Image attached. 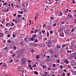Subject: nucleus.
Segmentation results:
<instances>
[{"instance_id": "obj_1", "label": "nucleus", "mask_w": 76, "mask_h": 76, "mask_svg": "<svg viewBox=\"0 0 76 76\" xmlns=\"http://www.w3.org/2000/svg\"><path fill=\"white\" fill-rule=\"evenodd\" d=\"M49 42L48 43V44L47 45H48V47L49 48H50V47H51V42H50V40H49Z\"/></svg>"}, {"instance_id": "obj_2", "label": "nucleus", "mask_w": 76, "mask_h": 76, "mask_svg": "<svg viewBox=\"0 0 76 76\" xmlns=\"http://www.w3.org/2000/svg\"><path fill=\"white\" fill-rule=\"evenodd\" d=\"M70 64L72 66H75V61H74L72 60L71 61Z\"/></svg>"}, {"instance_id": "obj_3", "label": "nucleus", "mask_w": 76, "mask_h": 76, "mask_svg": "<svg viewBox=\"0 0 76 76\" xmlns=\"http://www.w3.org/2000/svg\"><path fill=\"white\" fill-rule=\"evenodd\" d=\"M19 44L20 45L21 47H22V46H23V45H24V43H23V41H22L20 42L19 43Z\"/></svg>"}, {"instance_id": "obj_4", "label": "nucleus", "mask_w": 76, "mask_h": 76, "mask_svg": "<svg viewBox=\"0 0 76 76\" xmlns=\"http://www.w3.org/2000/svg\"><path fill=\"white\" fill-rule=\"evenodd\" d=\"M23 62H21V65H24L25 63H26V61H25L24 60H22Z\"/></svg>"}, {"instance_id": "obj_5", "label": "nucleus", "mask_w": 76, "mask_h": 76, "mask_svg": "<svg viewBox=\"0 0 76 76\" xmlns=\"http://www.w3.org/2000/svg\"><path fill=\"white\" fill-rule=\"evenodd\" d=\"M47 75V72H45L43 73V75L44 76H46Z\"/></svg>"}, {"instance_id": "obj_6", "label": "nucleus", "mask_w": 76, "mask_h": 76, "mask_svg": "<svg viewBox=\"0 0 76 76\" xmlns=\"http://www.w3.org/2000/svg\"><path fill=\"white\" fill-rule=\"evenodd\" d=\"M23 49H22L21 50H19L18 51V53H19V56H20L21 54V51H23Z\"/></svg>"}, {"instance_id": "obj_7", "label": "nucleus", "mask_w": 76, "mask_h": 76, "mask_svg": "<svg viewBox=\"0 0 76 76\" xmlns=\"http://www.w3.org/2000/svg\"><path fill=\"white\" fill-rule=\"evenodd\" d=\"M18 70L19 72H21L22 71V68L20 67L18 68Z\"/></svg>"}, {"instance_id": "obj_8", "label": "nucleus", "mask_w": 76, "mask_h": 76, "mask_svg": "<svg viewBox=\"0 0 76 76\" xmlns=\"http://www.w3.org/2000/svg\"><path fill=\"white\" fill-rule=\"evenodd\" d=\"M50 59H51V58H50L49 59H45V62H47H47H48V61H49V60Z\"/></svg>"}, {"instance_id": "obj_9", "label": "nucleus", "mask_w": 76, "mask_h": 76, "mask_svg": "<svg viewBox=\"0 0 76 76\" xmlns=\"http://www.w3.org/2000/svg\"><path fill=\"white\" fill-rule=\"evenodd\" d=\"M4 36V34L3 33H0V37H3Z\"/></svg>"}, {"instance_id": "obj_10", "label": "nucleus", "mask_w": 76, "mask_h": 76, "mask_svg": "<svg viewBox=\"0 0 76 76\" xmlns=\"http://www.w3.org/2000/svg\"><path fill=\"white\" fill-rule=\"evenodd\" d=\"M11 25L10 24V25L11 26H14V25H15V24H14V23H13L12 22H11Z\"/></svg>"}, {"instance_id": "obj_11", "label": "nucleus", "mask_w": 76, "mask_h": 76, "mask_svg": "<svg viewBox=\"0 0 76 76\" xmlns=\"http://www.w3.org/2000/svg\"><path fill=\"white\" fill-rule=\"evenodd\" d=\"M11 5L12 7L13 8H14V7H15V6H16V5H15L14 4H13L12 3L11 4Z\"/></svg>"}, {"instance_id": "obj_12", "label": "nucleus", "mask_w": 76, "mask_h": 76, "mask_svg": "<svg viewBox=\"0 0 76 76\" xmlns=\"http://www.w3.org/2000/svg\"><path fill=\"white\" fill-rule=\"evenodd\" d=\"M18 13H19V14H20H20H23V12L22 11H19Z\"/></svg>"}, {"instance_id": "obj_13", "label": "nucleus", "mask_w": 76, "mask_h": 76, "mask_svg": "<svg viewBox=\"0 0 76 76\" xmlns=\"http://www.w3.org/2000/svg\"><path fill=\"white\" fill-rule=\"evenodd\" d=\"M3 66H4V67H6L7 66V65L6 64V63H3Z\"/></svg>"}, {"instance_id": "obj_14", "label": "nucleus", "mask_w": 76, "mask_h": 76, "mask_svg": "<svg viewBox=\"0 0 76 76\" xmlns=\"http://www.w3.org/2000/svg\"><path fill=\"white\" fill-rule=\"evenodd\" d=\"M13 48L14 50H16L17 49V47H16L15 46H14L13 47Z\"/></svg>"}, {"instance_id": "obj_15", "label": "nucleus", "mask_w": 76, "mask_h": 76, "mask_svg": "<svg viewBox=\"0 0 76 76\" xmlns=\"http://www.w3.org/2000/svg\"><path fill=\"white\" fill-rule=\"evenodd\" d=\"M22 15H17V17H18V18H20V17H22Z\"/></svg>"}, {"instance_id": "obj_16", "label": "nucleus", "mask_w": 76, "mask_h": 76, "mask_svg": "<svg viewBox=\"0 0 76 76\" xmlns=\"http://www.w3.org/2000/svg\"><path fill=\"white\" fill-rule=\"evenodd\" d=\"M9 25H10V23H7L6 24V25L7 26H9Z\"/></svg>"}, {"instance_id": "obj_17", "label": "nucleus", "mask_w": 76, "mask_h": 76, "mask_svg": "<svg viewBox=\"0 0 76 76\" xmlns=\"http://www.w3.org/2000/svg\"><path fill=\"white\" fill-rule=\"evenodd\" d=\"M8 4L7 2H5L3 4V5L4 6L5 5H8Z\"/></svg>"}, {"instance_id": "obj_18", "label": "nucleus", "mask_w": 76, "mask_h": 76, "mask_svg": "<svg viewBox=\"0 0 76 76\" xmlns=\"http://www.w3.org/2000/svg\"><path fill=\"white\" fill-rule=\"evenodd\" d=\"M59 14H60L59 15V16H62V15H63V13L61 12H59Z\"/></svg>"}, {"instance_id": "obj_19", "label": "nucleus", "mask_w": 76, "mask_h": 76, "mask_svg": "<svg viewBox=\"0 0 76 76\" xmlns=\"http://www.w3.org/2000/svg\"><path fill=\"white\" fill-rule=\"evenodd\" d=\"M36 58H37V59H39V55H37L36 56Z\"/></svg>"}, {"instance_id": "obj_20", "label": "nucleus", "mask_w": 76, "mask_h": 76, "mask_svg": "<svg viewBox=\"0 0 76 76\" xmlns=\"http://www.w3.org/2000/svg\"><path fill=\"white\" fill-rule=\"evenodd\" d=\"M33 37L34 38H35V37H37V34H34L33 35Z\"/></svg>"}, {"instance_id": "obj_21", "label": "nucleus", "mask_w": 76, "mask_h": 76, "mask_svg": "<svg viewBox=\"0 0 76 76\" xmlns=\"http://www.w3.org/2000/svg\"><path fill=\"white\" fill-rule=\"evenodd\" d=\"M34 73H35V75H38V72L36 71H34Z\"/></svg>"}, {"instance_id": "obj_22", "label": "nucleus", "mask_w": 76, "mask_h": 76, "mask_svg": "<svg viewBox=\"0 0 76 76\" xmlns=\"http://www.w3.org/2000/svg\"><path fill=\"white\" fill-rule=\"evenodd\" d=\"M50 20H54V17H51L50 18Z\"/></svg>"}, {"instance_id": "obj_23", "label": "nucleus", "mask_w": 76, "mask_h": 76, "mask_svg": "<svg viewBox=\"0 0 76 76\" xmlns=\"http://www.w3.org/2000/svg\"><path fill=\"white\" fill-rule=\"evenodd\" d=\"M58 30L60 31L61 32V31H63V28H59V29H58Z\"/></svg>"}, {"instance_id": "obj_24", "label": "nucleus", "mask_w": 76, "mask_h": 76, "mask_svg": "<svg viewBox=\"0 0 76 76\" xmlns=\"http://www.w3.org/2000/svg\"><path fill=\"white\" fill-rule=\"evenodd\" d=\"M31 52L32 53H35V50L33 49L31 51Z\"/></svg>"}, {"instance_id": "obj_25", "label": "nucleus", "mask_w": 76, "mask_h": 76, "mask_svg": "<svg viewBox=\"0 0 76 76\" xmlns=\"http://www.w3.org/2000/svg\"><path fill=\"white\" fill-rule=\"evenodd\" d=\"M14 28L12 27H11L9 29V30H12V29H14Z\"/></svg>"}, {"instance_id": "obj_26", "label": "nucleus", "mask_w": 76, "mask_h": 76, "mask_svg": "<svg viewBox=\"0 0 76 76\" xmlns=\"http://www.w3.org/2000/svg\"><path fill=\"white\" fill-rule=\"evenodd\" d=\"M55 58H57V57H58V56H57L56 55H55L54 56Z\"/></svg>"}, {"instance_id": "obj_27", "label": "nucleus", "mask_w": 76, "mask_h": 76, "mask_svg": "<svg viewBox=\"0 0 76 76\" xmlns=\"http://www.w3.org/2000/svg\"><path fill=\"white\" fill-rule=\"evenodd\" d=\"M68 17L69 18V17H70V18H72V15H69V14H68Z\"/></svg>"}, {"instance_id": "obj_28", "label": "nucleus", "mask_w": 76, "mask_h": 76, "mask_svg": "<svg viewBox=\"0 0 76 76\" xmlns=\"http://www.w3.org/2000/svg\"><path fill=\"white\" fill-rule=\"evenodd\" d=\"M23 51H21V53H24V52H25V49H23Z\"/></svg>"}, {"instance_id": "obj_29", "label": "nucleus", "mask_w": 76, "mask_h": 76, "mask_svg": "<svg viewBox=\"0 0 76 76\" xmlns=\"http://www.w3.org/2000/svg\"><path fill=\"white\" fill-rule=\"evenodd\" d=\"M38 41V40H37V39H35V40H34V42H37Z\"/></svg>"}, {"instance_id": "obj_30", "label": "nucleus", "mask_w": 76, "mask_h": 76, "mask_svg": "<svg viewBox=\"0 0 76 76\" xmlns=\"http://www.w3.org/2000/svg\"><path fill=\"white\" fill-rule=\"evenodd\" d=\"M16 6L17 8H18V7H19L20 6V5H16Z\"/></svg>"}, {"instance_id": "obj_31", "label": "nucleus", "mask_w": 76, "mask_h": 76, "mask_svg": "<svg viewBox=\"0 0 76 76\" xmlns=\"http://www.w3.org/2000/svg\"><path fill=\"white\" fill-rule=\"evenodd\" d=\"M65 23V22L64 21H62L61 22V24H62L63 25Z\"/></svg>"}, {"instance_id": "obj_32", "label": "nucleus", "mask_w": 76, "mask_h": 76, "mask_svg": "<svg viewBox=\"0 0 76 76\" xmlns=\"http://www.w3.org/2000/svg\"><path fill=\"white\" fill-rule=\"evenodd\" d=\"M57 48H60V46L57 45Z\"/></svg>"}, {"instance_id": "obj_33", "label": "nucleus", "mask_w": 76, "mask_h": 76, "mask_svg": "<svg viewBox=\"0 0 76 76\" xmlns=\"http://www.w3.org/2000/svg\"><path fill=\"white\" fill-rule=\"evenodd\" d=\"M62 36L61 37H64V34H63V33L62 34Z\"/></svg>"}, {"instance_id": "obj_34", "label": "nucleus", "mask_w": 76, "mask_h": 76, "mask_svg": "<svg viewBox=\"0 0 76 76\" xmlns=\"http://www.w3.org/2000/svg\"><path fill=\"white\" fill-rule=\"evenodd\" d=\"M47 37H49V33L48 32L47 33Z\"/></svg>"}, {"instance_id": "obj_35", "label": "nucleus", "mask_w": 76, "mask_h": 76, "mask_svg": "<svg viewBox=\"0 0 76 76\" xmlns=\"http://www.w3.org/2000/svg\"><path fill=\"white\" fill-rule=\"evenodd\" d=\"M12 54H13V57L16 56V54H15V53H14Z\"/></svg>"}, {"instance_id": "obj_36", "label": "nucleus", "mask_w": 76, "mask_h": 76, "mask_svg": "<svg viewBox=\"0 0 76 76\" xmlns=\"http://www.w3.org/2000/svg\"><path fill=\"white\" fill-rule=\"evenodd\" d=\"M28 67H32V65H31V64H28Z\"/></svg>"}, {"instance_id": "obj_37", "label": "nucleus", "mask_w": 76, "mask_h": 76, "mask_svg": "<svg viewBox=\"0 0 76 76\" xmlns=\"http://www.w3.org/2000/svg\"><path fill=\"white\" fill-rule=\"evenodd\" d=\"M47 67L46 65H43V68H45Z\"/></svg>"}, {"instance_id": "obj_38", "label": "nucleus", "mask_w": 76, "mask_h": 76, "mask_svg": "<svg viewBox=\"0 0 76 76\" xmlns=\"http://www.w3.org/2000/svg\"><path fill=\"white\" fill-rule=\"evenodd\" d=\"M56 66V64H54L53 65V67H55V66Z\"/></svg>"}, {"instance_id": "obj_39", "label": "nucleus", "mask_w": 76, "mask_h": 76, "mask_svg": "<svg viewBox=\"0 0 76 76\" xmlns=\"http://www.w3.org/2000/svg\"><path fill=\"white\" fill-rule=\"evenodd\" d=\"M72 46V47H75V44H71Z\"/></svg>"}, {"instance_id": "obj_40", "label": "nucleus", "mask_w": 76, "mask_h": 76, "mask_svg": "<svg viewBox=\"0 0 76 76\" xmlns=\"http://www.w3.org/2000/svg\"><path fill=\"white\" fill-rule=\"evenodd\" d=\"M9 9H7V10H5V12H9Z\"/></svg>"}, {"instance_id": "obj_41", "label": "nucleus", "mask_w": 76, "mask_h": 76, "mask_svg": "<svg viewBox=\"0 0 76 76\" xmlns=\"http://www.w3.org/2000/svg\"><path fill=\"white\" fill-rule=\"evenodd\" d=\"M31 39L32 41H34V37L31 38Z\"/></svg>"}, {"instance_id": "obj_42", "label": "nucleus", "mask_w": 76, "mask_h": 76, "mask_svg": "<svg viewBox=\"0 0 76 76\" xmlns=\"http://www.w3.org/2000/svg\"><path fill=\"white\" fill-rule=\"evenodd\" d=\"M64 47H66V45L65 44H64V45H63L62 46V47L63 48H64Z\"/></svg>"}, {"instance_id": "obj_43", "label": "nucleus", "mask_w": 76, "mask_h": 76, "mask_svg": "<svg viewBox=\"0 0 76 76\" xmlns=\"http://www.w3.org/2000/svg\"><path fill=\"white\" fill-rule=\"evenodd\" d=\"M37 29H35L34 32L35 34H36L37 33Z\"/></svg>"}, {"instance_id": "obj_44", "label": "nucleus", "mask_w": 76, "mask_h": 76, "mask_svg": "<svg viewBox=\"0 0 76 76\" xmlns=\"http://www.w3.org/2000/svg\"><path fill=\"white\" fill-rule=\"evenodd\" d=\"M63 66L62 65H61V66H60V68H61V69H63Z\"/></svg>"}, {"instance_id": "obj_45", "label": "nucleus", "mask_w": 76, "mask_h": 76, "mask_svg": "<svg viewBox=\"0 0 76 76\" xmlns=\"http://www.w3.org/2000/svg\"><path fill=\"white\" fill-rule=\"evenodd\" d=\"M32 45V43H30V44H29V46H31V45Z\"/></svg>"}, {"instance_id": "obj_46", "label": "nucleus", "mask_w": 76, "mask_h": 76, "mask_svg": "<svg viewBox=\"0 0 76 76\" xmlns=\"http://www.w3.org/2000/svg\"><path fill=\"white\" fill-rule=\"evenodd\" d=\"M34 31H31V34H33V33H34Z\"/></svg>"}, {"instance_id": "obj_47", "label": "nucleus", "mask_w": 76, "mask_h": 76, "mask_svg": "<svg viewBox=\"0 0 76 76\" xmlns=\"http://www.w3.org/2000/svg\"><path fill=\"white\" fill-rule=\"evenodd\" d=\"M57 63H60V61L59 60H57Z\"/></svg>"}, {"instance_id": "obj_48", "label": "nucleus", "mask_w": 76, "mask_h": 76, "mask_svg": "<svg viewBox=\"0 0 76 76\" xmlns=\"http://www.w3.org/2000/svg\"><path fill=\"white\" fill-rule=\"evenodd\" d=\"M53 26H56V23H55L53 24Z\"/></svg>"}, {"instance_id": "obj_49", "label": "nucleus", "mask_w": 76, "mask_h": 76, "mask_svg": "<svg viewBox=\"0 0 76 76\" xmlns=\"http://www.w3.org/2000/svg\"><path fill=\"white\" fill-rule=\"evenodd\" d=\"M24 41H26L27 40V38H25L24 39Z\"/></svg>"}, {"instance_id": "obj_50", "label": "nucleus", "mask_w": 76, "mask_h": 76, "mask_svg": "<svg viewBox=\"0 0 76 76\" xmlns=\"http://www.w3.org/2000/svg\"><path fill=\"white\" fill-rule=\"evenodd\" d=\"M50 33L51 34H53V31L51 30V31L50 32Z\"/></svg>"}, {"instance_id": "obj_51", "label": "nucleus", "mask_w": 76, "mask_h": 76, "mask_svg": "<svg viewBox=\"0 0 76 76\" xmlns=\"http://www.w3.org/2000/svg\"><path fill=\"white\" fill-rule=\"evenodd\" d=\"M4 21H5V20H4H4H3L2 21V23H4Z\"/></svg>"}, {"instance_id": "obj_52", "label": "nucleus", "mask_w": 76, "mask_h": 76, "mask_svg": "<svg viewBox=\"0 0 76 76\" xmlns=\"http://www.w3.org/2000/svg\"><path fill=\"white\" fill-rule=\"evenodd\" d=\"M68 10H68V9H67L66 10V12H65L66 13H68Z\"/></svg>"}, {"instance_id": "obj_53", "label": "nucleus", "mask_w": 76, "mask_h": 76, "mask_svg": "<svg viewBox=\"0 0 76 76\" xmlns=\"http://www.w3.org/2000/svg\"><path fill=\"white\" fill-rule=\"evenodd\" d=\"M4 50H8V48H6V47H5V48H4Z\"/></svg>"}, {"instance_id": "obj_54", "label": "nucleus", "mask_w": 76, "mask_h": 76, "mask_svg": "<svg viewBox=\"0 0 76 76\" xmlns=\"http://www.w3.org/2000/svg\"><path fill=\"white\" fill-rule=\"evenodd\" d=\"M72 54H74V55H75V56H76V52H75V53H73Z\"/></svg>"}, {"instance_id": "obj_55", "label": "nucleus", "mask_w": 76, "mask_h": 76, "mask_svg": "<svg viewBox=\"0 0 76 76\" xmlns=\"http://www.w3.org/2000/svg\"><path fill=\"white\" fill-rule=\"evenodd\" d=\"M28 63H31V61L30 60H28Z\"/></svg>"}, {"instance_id": "obj_56", "label": "nucleus", "mask_w": 76, "mask_h": 76, "mask_svg": "<svg viewBox=\"0 0 76 76\" xmlns=\"http://www.w3.org/2000/svg\"><path fill=\"white\" fill-rule=\"evenodd\" d=\"M13 15L14 16H16V14L15 13V14Z\"/></svg>"}, {"instance_id": "obj_57", "label": "nucleus", "mask_w": 76, "mask_h": 76, "mask_svg": "<svg viewBox=\"0 0 76 76\" xmlns=\"http://www.w3.org/2000/svg\"><path fill=\"white\" fill-rule=\"evenodd\" d=\"M61 75L62 76H65V73H64V74H61Z\"/></svg>"}, {"instance_id": "obj_58", "label": "nucleus", "mask_w": 76, "mask_h": 76, "mask_svg": "<svg viewBox=\"0 0 76 76\" xmlns=\"http://www.w3.org/2000/svg\"><path fill=\"white\" fill-rule=\"evenodd\" d=\"M17 26H18V27H19V28H20V25L18 24L17 25Z\"/></svg>"}, {"instance_id": "obj_59", "label": "nucleus", "mask_w": 76, "mask_h": 76, "mask_svg": "<svg viewBox=\"0 0 76 76\" xmlns=\"http://www.w3.org/2000/svg\"><path fill=\"white\" fill-rule=\"evenodd\" d=\"M48 4H52V2H51V3L49 2Z\"/></svg>"}, {"instance_id": "obj_60", "label": "nucleus", "mask_w": 76, "mask_h": 76, "mask_svg": "<svg viewBox=\"0 0 76 76\" xmlns=\"http://www.w3.org/2000/svg\"><path fill=\"white\" fill-rule=\"evenodd\" d=\"M45 30H44V31H42V33H45Z\"/></svg>"}, {"instance_id": "obj_61", "label": "nucleus", "mask_w": 76, "mask_h": 76, "mask_svg": "<svg viewBox=\"0 0 76 76\" xmlns=\"http://www.w3.org/2000/svg\"><path fill=\"white\" fill-rule=\"evenodd\" d=\"M73 74L76 75V71H75V73H73Z\"/></svg>"}, {"instance_id": "obj_62", "label": "nucleus", "mask_w": 76, "mask_h": 76, "mask_svg": "<svg viewBox=\"0 0 76 76\" xmlns=\"http://www.w3.org/2000/svg\"><path fill=\"white\" fill-rule=\"evenodd\" d=\"M48 69L49 70H51V68H48Z\"/></svg>"}, {"instance_id": "obj_63", "label": "nucleus", "mask_w": 76, "mask_h": 76, "mask_svg": "<svg viewBox=\"0 0 76 76\" xmlns=\"http://www.w3.org/2000/svg\"><path fill=\"white\" fill-rule=\"evenodd\" d=\"M74 22L75 23H76V19L74 20Z\"/></svg>"}, {"instance_id": "obj_64", "label": "nucleus", "mask_w": 76, "mask_h": 76, "mask_svg": "<svg viewBox=\"0 0 76 76\" xmlns=\"http://www.w3.org/2000/svg\"><path fill=\"white\" fill-rule=\"evenodd\" d=\"M47 76H50V74H48Z\"/></svg>"}]
</instances>
